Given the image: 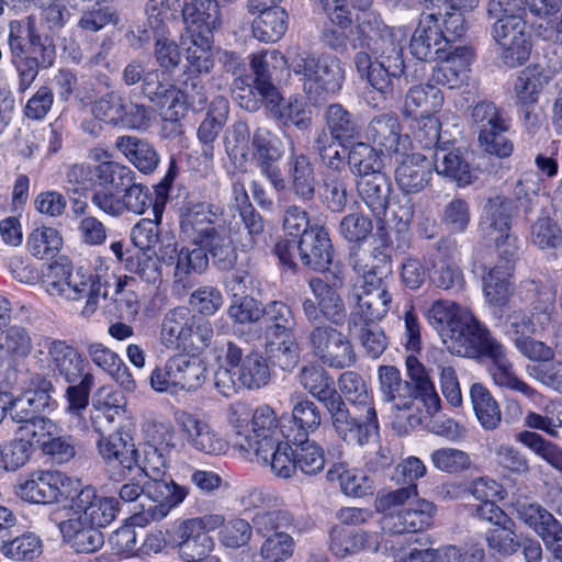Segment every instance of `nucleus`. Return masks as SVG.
<instances>
[{
    "label": "nucleus",
    "mask_w": 562,
    "mask_h": 562,
    "mask_svg": "<svg viewBox=\"0 0 562 562\" xmlns=\"http://www.w3.org/2000/svg\"><path fill=\"white\" fill-rule=\"evenodd\" d=\"M34 361L43 374L61 378L68 383L65 411L81 417L94 385V375L86 372L88 363L83 355L66 340L43 337L36 344Z\"/></svg>",
    "instance_id": "obj_1"
},
{
    "label": "nucleus",
    "mask_w": 562,
    "mask_h": 562,
    "mask_svg": "<svg viewBox=\"0 0 562 562\" xmlns=\"http://www.w3.org/2000/svg\"><path fill=\"white\" fill-rule=\"evenodd\" d=\"M110 273L108 269L87 272L82 268L74 269L66 258H58L42 270L45 291L54 297L67 302L85 300L80 315L90 318L99 307L101 299L108 296Z\"/></svg>",
    "instance_id": "obj_2"
},
{
    "label": "nucleus",
    "mask_w": 562,
    "mask_h": 562,
    "mask_svg": "<svg viewBox=\"0 0 562 562\" xmlns=\"http://www.w3.org/2000/svg\"><path fill=\"white\" fill-rule=\"evenodd\" d=\"M180 229L184 239L205 247L220 269L233 268L237 260L236 247L229 231L217 223L212 205L198 203L188 206L181 215Z\"/></svg>",
    "instance_id": "obj_3"
},
{
    "label": "nucleus",
    "mask_w": 562,
    "mask_h": 562,
    "mask_svg": "<svg viewBox=\"0 0 562 562\" xmlns=\"http://www.w3.org/2000/svg\"><path fill=\"white\" fill-rule=\"evenodd\" d=\"M338 386L341 394L353 406L351 414L342 401V408L346 412V423L341 429L333 426L337 436L348 445L364 446L372 438L379 435V419L373 403V396L363 378L353 372H344Z\"/></svg>",
    "instance_id": "obj_4"
},
{
    "label": "nucleus",
    "mask_w": 562,
    "mask_h": 562,
    "mask_svg": "<svg viewBox=\"0 0 562 562\" xmlns=\"http://www.w3.org/2000/svg\"><path fill=\"white\" fill-rule=\"evenodd\" d=\"M138 467L147 481V497L155 504L147 510L134 515L135 524H149L164 519L172 508L179 506L188 496L189 488L166 480L167 463L162 452L154 445H146L143 456L138 454Z\"/></svg>",
    "instance_id": "obj_5"
},
{
    "label": "nucleus",
    "mask_w": 562,
    "mask_h": 562,
    "mask_svg": "<svg viewBox=\"0 0 562 562\" xmlns=\"http://www.w3.org/2000/svg\"><path fill=\"white\" fill-rule=\"evenodd\" d=\"M269 381L270 368L260 353H245L237 344L227 342L224 366L214 375V385L222 395L232 396L240 389L257 390Z\"/></svg>",
    "instance_id": "obj_6"
},
{
    "label": "nucleus",
    "mask_w": 562,
    "mask_h": 562,
    "mask_svg": "<svg viewBox=\"0 0 562 562\" xmlns=\"http://www.w3.org/2000/svg\"><path fill=\"white\" fill-rule=\"evenodd\" d=\"M289 68L299 77L306 97L315 102L338 93L346 79L342 61L328 54L297 52L290 57Z\"/></svg>",
    "instance_id": "obj_7"
},
{
    "label": "nucleus",
    "mask_w": 562,
    "mask_h": 562,
    "mask_svg": "<svg viewBox=\"0 0 562 562\" xmlns=\"http://www.w3.org/2000/svg\"><path fill=\"white\" fill-rule=\"evenodd\" d=\"M359 45L370 52L374 59L392 61L393 70L398 71L404 63L401 29L389 27L375 12H363L358 16Z\"/></svg>",
    "instance_id": "obj_8"
},
{
    "label": "nucleus",
    "mask_w": 562,
    "mask_h": 562,
    "mask_svg": "<svg viewBox=\"0 0 562 562\" xmlns=\"http://www.w3.org/2000/svg\"><path fill=\"white\" fill-rule=\"evenodd\" d=\"M425 316L452 355L462 352L461 344L477 322L468 308L450 300L435 301Z\"/></svg>",
    "instance_id": "obj_9"
},
{
    "label": "nucleus",
    "mask_w": 562,
    "mask_h": 562,
    "mask_svg": "<svg viewBox=\"0 0 562 562\" xmlns=\"http://www.w3.org/2000/svg\"><path fill=\"white\" fill-rule=\"evenodd\" d=\"M205 372L206 368L199 357L180 353L169 358L164 367L153 370L150 385L157 392H191L202 386Z\"/></svg>",
    "instance_id": "obj_10"
},
{
    "label": "nucleus",
    "mask_w": 562,
    "mask_h": 562,
    "mask_svg": "<svg viewBox=\"0 0 562 562\" xmlns=\"http://www.w3.org/2000/svg\"><path fill=\"white\" fill-rule=\"evenodd\" d=\"M512 201L505 196L491 198L480 222L483 237L495 244L498 258L517 257L518 240L510 234Z\"/></svg>",
    "instance_id": "obj_11"
},
{
    "label": "nucleus",
    "mask_w": 562,
    "mask_h": 562,
    "mask_svg": "<svg viewBox=\"0 0 562 562\" xmlns=\"http://www.w3.org/2000/svg\"><path fill=\"white\" fill-rule=\"evenodd\" d=\"M94 119L113 127L137 130L144 127L149 120V111L145 105L137 104L122 93L111 91L92 104Z\"/></svg>",
    "instance_id": "obj_12"
},
{
    "label": "nucleus",
    "mask_w": 562,
    "mask_h": 562,
    "mask_svg": "<svg viewBox=\"0 0 562 562\" xmlns=\"http://www.w3.org/2000/svg\"><path fill=\"white\" fill-rule=\"evenodd\" d=\"M69 484V477L59 471L37 470L19 481L15 494L30 503L50 504L68 495Z\"/></svg>",
    "instance_id": "obj_13"
},
{
    "label": "nucleus",
    "mask_w": 562,
    "mask_h": 562,
    "mask_svg": "<svg viewBox=\"0 0 562 562\" xmlns=\"http://www.w3.org/2000/svg\"><path fill=\"white\" fill-rule=\"evenodd\" d=\"M285 438L291 439V435L283 431L276 412L268 405H261L252 413L250 429L241 443V449L266 459L267 453L273 450V446Z\"/></svg>",
    "instance_id": "obj_14"
},
{
    "label": "nucleus",
    "mask_w": 562,
    "mask_h": 562,
    "mask_svg": "<svg viewBox=\"0 0 562 562\" xmlns=\"http://www.w3.org/2000/svg\"><path fill=\"white\" fill-rule=\"evenodd\" d=\"M176 422L186 442L192 449L213 456L227 450L226 440L204 415L182 411L176 414Z\"/></svg>",
    "instance_id": "obj_15"
},
{
    "label": "nucleus",
    "mask_w": 562,
    "mask_h": 562,
    "mask_svg": "<svg viewBox=\"0 0 562 562\" xmlns=\"http://www.w3.org/2000/svg\"><path fill=\"white\" fill-rule=\"evenodd\" d=\"M283 156L282 142L267 128H257L251 139V159L260 172L278 190L285 189L279 161Z\"/></svg>",
    "instance_id": "obj_16"
},
{
    "label": "nucleus",
    "mask_w": 562,
    "mask_h": 562,
    "mask_svg": "<svg viewBox=\"0 0 562 562\" xmlns=\"http://www.w3.org/2000/svg\"><path fill=\"white\" fill-rule=\"evenodd\" d=\"M313 352L323 363L333 368L350 367L356 355L347 337L330 326H317L310 334Z\"/></svg>",
    "instance_id": "obj_17"
},
{
    "label": "nucleus",
    "mask_w": 562,
    "mask_h": 562,
    "mask_svg": "<svg viewBox=\"0 0 562 562\" xmlns=\"http://www.w3.org/2000/svg\"><path fill=\"white\" fill-rule=\"evenodd\" d=\"M299 381L312 396L324 404L330 415L331 425L341 429L347 416L342 408V398L336 392L333 380L325 369L319 366L303 367L299 374Z\"/></svg>",
    "instance_id": "obj_18"
},
{
    "label": "nucleus",
    "mask_w": 562,
    "mask_h": 562,
    "mask_svg": "<svg viewBox=\"0 0 562 562\" xmlns=\"http://www.w3.org/2000/svg\"><path fill=\"white\" fill-rule=\"evenodd\" d=\"M449 42L440 26L439 14L423 13L411 37L409 50L419 60L439 59Z\"/></svg>",
    "instance_id": "obj_19"
},
{
    "label": "nucleus",
    "mask_w": 562,
    "mask_h": 562,
    "mask_svg": "<svg viewBox=\"0 0 562 562\" xmlns=\"http://www.w3.org/2000/svg\"><path fill=\"white\" fill-rule=\"evenodd\" d=\"M117 506L114 497L99 495L94 487L86 486L72 498L70 509L75 517L100 529L115 519Z\"/></svg>",
    "instance_id": "obj_20"
},
{
    "label": "nucleus",
    "mask_w": 562,
    "mask_h": 562,
    "mask_svg": "<svg viewBox=\"0 0 562 562\" xmlns=\"http://www.w3.org/2000/svg\"><path fill=\"white\" fill-rule=\"evenodd\" d=\"M451 244L439 240L428 257V273L431 283L442 290L461 291L465 280L461 268L450 254Z\"/></svg>",
    "instance_id": "obj_21"
},
{
    "label": "nucleus",
    "mask_w": 562,
    "mask_h": 562,
    "mask_svg": "<svg viewBox=\"0 0 562 562\" xmlns=\"http://www.w3.org/2000/svg\"><path fill=\"white\" fill-rule=\"evenodd\" d=\"M436 506L426 499H416L408 507L390 513L382 520V528L393 535L418 532L432 522Z\"/></svg>",
    "instance_id": "obj_22"
},
{
    "label": "nucleus",
    "mask_w": 562,
    "mask_h": 562,
    "mask_svg": "<svg viewBox=\"0 0 562 562\" xmlns=\"http://www.w3.org/2000/svg\"><path fill=\"white\" fill-rule=\"evenodd\" d=\"M397 156L395 182L400 190L406 194L423 191L431 179V161L419 153L406 154L402 150Z\"/></svg>",
    "instance_id": "obj_23"
},
{
    "label": "nucleus",
    "mask_w": 562,
    "mask_h": 562,
    "mask_svg": "<svg viewBox=\"0 0 562 562\" xmlns=\"http://www.w3.org/2000/svg\"><path fill=\"white\" fill-rule=\"evenodd\" d=\"M516 259L517 257H512L510 259L498 258L497 263L483 276L485 302L494 312H501L514 293V285L510 279Z\"/></svg>",
    "instance_id": "obj_24"
},
{
    "label": "nucleus",
    "mask_w": 562,
    "mask_h": 562,
    "mask_svg": "<svg viewBox=\"0 0 562 562\" xmlns=\"http://www.w3.org/2000/svg\"><path fill=\"white\" fill-rule=\"evenodd\" d=\"M364 135L372 146L390 155L406 150L409 144L408 137L401 134L397 116L391 112L373 116L366 127Z\"/></svg>",
    "instance_id": "obj_25"
},
{
    "label": "nucleus",
    "mask_w": 562,
    "mask_h": 562,
    "mask_svg": "<svg viewBox=\"0 0 562 562\" xmlns=\"http://www.w3.org/2000/svg\"><path fill=\"white\" fill-rule=\"evenodd\" d=\"M49 428H52L49 424L19 426L14 438L0 446V468L5 471H16L24 467L33 453L36 430L49 431Z\"/></svg>",
    "instance_id": "obj_26"
},
{
    "label": "nucleus",
    "mask_w": 562,
    "mask_h": 562,
    "mask_svg": "<svg viewBox=\"0 0 562 562\" xmlns=\"http://www.w3.org/2000/svg\"><path fill=\"white\" fill-rule=\"evenodd\" d=\"M269 89L263 101L272 117L283 125H293L301 131H305L311 126V110L303 99L294 95L285 99L278 89Z\"/></svg>",
    "instance_id": "obj_27"
},
{
    "label": "nucleus",
    "mask_w": 562,
    "mask_h": 562,
    "mask_svg": "<svg viewBox=\"0 0 562 562\" xmlns=\"http://www.w3.org/2000/svg\"><path fill=\"white\" fill-rule=\"evenodd\" d=\"M157 78V70L146 72L144 77V93L161 110L166 108L164 112L166 120L171 122L180 121L186 115V102L182 100L181 91L173 85L160 81L155 82L154 79Z\"/></svg>",
    "instance_id": "obj_28"
},
{
    "label": "nucleus",
    "mask_w": 562,
    "mask_h": 562,
    "mask_svg": "<svg viewBox=\"0 0 562 562\" xmlns=\"http://www.w3.org/2000/svg\"><path fill=\"white\" fill-rule=\"evenodd\" d=\"M356 304L351 307L349 316V330L357 329L359 325L376 323L390 310L392 296L387 290L366 292L356 290L352 295Z\"/></svg>",
    "instance_id": "obj_29"
},
{
    "label": "nucleus",
    "mask_w": 562,
    "mask_h": 562,
    "mask_svg": "<svg viewBox=\"0 0 562 562\" xmlns=\"http://www.w3.org/2000/svg\"><path fill=\"white\" fill-rule=\"evenodd\" d=\"M297 249L303 265L313 270L324 271L331 263L333 245L328 233L322 226H311L301 236Z\"/></svg>",
    "instance_id": "obj_30"
},
{
    "label": "nucleus",
    "mask_w": 562,
    "mask_h": 562,
    "mask_svg": "<svg viewBox=\"0 0 562 562\" xmlns=\"http://www.w3.org/2000/svg\"><path fill=\"white\" fill-rule=\"evenodd\" d=\"M95 447L99 456L108 465H121L132 470L138 462V450L127 434L114 431L98 434Z\"/></svg>",
    "instance_id": "obj_31"
},
{
    "label": "nucleus",
    "mask_w": 562,
    "mask_h": 562,
    "mask_svg": "<svg viewBox=\"0 0 562 562\" xmlns=\"http://www.w3.org/2000/svg\"><path fill=\"white\" fill-rule=\"evenodd\" d=\"M382 536L373 531L351 530L344 526H334L330 531V551L338 558L356 554L362 550L376 552Z\"/></svg>",
    "instance_id": "obj_32"
},
{
    "label": "nucleus",
    "mask_w": 562,
    "mask_h": 562,
    "mask_svg": "<svg viewBox=\"0 0 562 562\" xmlns=\"http://www.w3.org/2000/svg\"><path fill=\"white\" fill-rule=\"evenodd\" d=\"M355 65L360 77L378 92L387 94L393 89V80L401 78L405 70V64H401L398 71L393 70V63L374 59L367 52H358L355 56Z\"/></svg>",
    "instance_id": "obj_33"
},
{
    "label": "nucleus",
    "mask_w": 562,
    "mask_h": 562,
    "mask_svg": "<svg viewBox=\"0 0 562 562\" xmlns=\"http://www.w3.org/2000/svg\"><path fill=\"white\" fill-rule=\"evenodd\" d=\"M440 63L432 71V79L449 88L461 86L470 72L474 53L470 47L458 46L453 50L442 54Z\"/></svg>",
    "instance_id": "obj_34"
},
{
    "label": "nucleus",
    "mask_w": 562,
    "mask_h": 562,
    "mask_svg": "<svg viewBox=\"0 0 562 562\" xmlns=\"http://www.w3.org/2000/svg\"><path fill=\"white\" fill-rule=\"evenodd\" d=\"M256 2L257 0H248L249 11L259 12L251 23L254 37L265 43L278 42L288 30L286 11L278 5L260 8Z\"/></svg>",
    "instance_id": "obj_35"
},
{
    "label": "nucleus",
    "mask_w": 562,
    "mask_h": 562,
    "mask_svg": "<svg viewBox=\"0 0 562 562\" xmlns=\"http://www.w3.org/2000/svg\"><path fill=\"white\" fill-rule=\"evenodd\" d=\"M59 530L63 540L77 553H93L104 544L99 528L75 516L60 521Z\"/></svg>",
    "instance_id": "obj_36"
},
{
    "label": "nucleus",
    "mask_w": 562,
    "mask_h": 562,
    "mask_svg": "<svg viewBox=\"0 0 562 562\" xmlns=\"http://www.w3.org/2000/svg\"><path fill=\"white\" fill-rule=\"evenodd\" d=\"M467 335V338L461 344L463 345L461 346L462 352H456L454 355L461 357L482 355L493 361V367L509 360L504 346L492 337L488 329L479 321Z\"/></svg>",
    "instance_id": "obj_37"
},
{
    "label": "nucleus",
    "mask_w": 562,
    "mask_h": 562,
    "mask_svg": "<svg viewBox=\"0 0 562 562\" xmlns=\"http://www.w3.org/2000/svg\"><path fill=\"white\" fill-rule=\"evenodd\" d=\"M442 105L443 95L438 87L418 85L406 92L402 113L405 119L425 117L436 115Z\"/></svg>",
    "instance_id": "obj_38"
},
{
    "label": "nucleus",
    "mask_w": 562,
    "mask_h": 562,
    "mask_svg": "<svg viewBox=\"0 0 562 562\" xmlns=\"http://www.w3.org/2000/svg\"><path fill=\"white\" fill-rule=\"evenodd\" d=\"M183 23L195 35H212L221 26V12L216 0H189L183 10Z\"/></svg>",
    "instance_id": "obj_39"
},
{
    "label": "nucleus",
    "mask_w": 562,
    "mask_h": 562,
    "mask_svg": "<svg viewBox=\"0 0 562 562\" xmlns=\"http://www.w3.org/2000/svg\"><path fill=\"white\" fill-rule=\"evenodd\" d=\"M286 176L295 196L302 201H312L315 196L316 176L310 158L292 151L288 157Z\"/></svg>",
    "instance_id": "obj_40"
},
{
    "label": "nucleus",
    "mask_w": 562,
    "mask_h": 562,
    "mask_svg": "<svg viewBox=\"0 0 562 562\" xmlns=\"http://www.w3.org/2000/svg\"><path fill=\"white\" fill-rule=\"evenodd\" d=\"M194 316L186 307L169 311L162 321L160 340L168 349L186 348L193 335Z\"/></svg>",
    "instance_id": "obj_41"
},
{
    "label": "nucleus",
    "mask_w": 562,
    "mask_h": 562,
    "mask_svg": "<svg viewBox=\"0 0 562 562\" xmlns=\"http://www.w3.org/2000/svg\"><path fill=\"white\" fill-rule=\"evenodd\" d=\"M176 546L183 559H196L209 555L214 549L213 538L200 530L192 520L186 519L178 526L175 538Z\"/></svg>",
    "instance_id": "obj_42"
},
{
    "label": "nucleus",
    "mask_w": 562,
    "mask_h": 562,
    "mask_svg": "<svg viewBox=\"0 0 562 562\" xmlns=\"http://www.w3.org/2000/svg\"><path fill=\"white\" fill-rule=\"evenodd\" d=\"M515 509L517 518L532 530L542 542L562 528V522L538 503L518 501Z\"/></svg>",
    "instance_id": "obj_43"
},
{
    "label": "nucleus",
    "mask_w": 562,
    "mask_h": 562,
    "mask_svg": "<svg viewBox=\"0 0 562 562\" xmlns=\"http://www.w3.org/2000/svg\"><path fill=\"white\" fill-rule=\"evenodd\" d=\"M326 476L330 482L338 481L341 492L348 497L361 498L374 492L373 479L361 469L336 463L328 469Z\"/></svg>",
    "instance_id": "obj_44"
},
{
    "label": "nucleus",
    "mask_w": 562,
    "mask_h": 562,
    "mask_svg": "<svg viewBox=\"0 0 562 562\" xmlns=\"http://www.w3.org/2000/svg\"><path fill=\"white\" fill-rule=\"evenodd\" d=\"M522 288H525L527 292L535 294L529 315L537 334L541 335L548 330L558 318L555 292L549 288L539 289L533 281L525 282Z\"/></svg>",
    "instance_id": "obj_45"
},
{
    "label": "nucleus",
    "mask_w": 562,
    "mask_h": 562,
    "mask_svg": "<svg viewBox=\"0 0 562 562\" xmlns=\"http://www.w3.org/2000/svg\"><path fill=\"white\" fill-rule=\"evenodd\" d=\"M36 424L38 426L42 424L52 426L49 431L36 430V442L46 456H49L54 462L59 464L67 463L75 458L77 450L71 436L60 435V428L53 420H40Z\"/></svg>",
    "instance_id": "obj_46"
},
{
    "label": "nucleus",
    "mask_w": 562,
    "mask_h": 562,
    "mask_svg": "<svg viewBox=\"0 0 562 562\" xmlns=\"http://www.w3.org/2000/svg\"><path fill=\"white\" fill-rule=\"evenodd\" d=\"M434 166L439 176L456 181L459 187L469 186L476 179L474 169L459 149L437 148Z\"/></svg>",
    "instance_id": "obj_47"
},
{
    "label": "nucleus",
    "mask_w": 562,
    "mask_h": 562,
    "mask_svg": "<svg viewBox=\"0 0 562 562\" xmlns=\"http://www.w3.org/2000/svg\"><path fill=\"white\" fill-rule=\"evenodd\" d=\"M115 148L140 172L150 173L159 164V156L154 147L136 136H119L115 139Z\"/></svg>",
    "instance_id": "obj_48"
},
{
    "label": "nucleus",
    "mask_w": 562,
    "mask_h": 562,
    "mask_svg": "<svg viewBox=\"0 0 562 562\" xmlns=\"http://www.w3.org/2000/svg\"><path fill=\"white\" fill-rule=\"evenodd\" d=\"M228 114V102L223 97H216L211 102L206 117L198 128V138L202 144V155L206 159L213 158V143L216 140Z\"/></svg>",
    "instance_id": "obj_49"
},
{
    "label": "nucleus",
    "mask_w": 562,
    "mask_h": 562,
    "mask_svg": "<svg viewBox=\"0 0 562 562\" xmlns=\"http://www.w3.org/2000/svg\"><path fill=\"white\" fill-rule=\"evenodd\" d=\"M358 190L362 201L375 217L381 218L385 215L392 191L391 181L385 173L362 179L358 183Z\"/></svg>",
    "instance_id": "obj_50"
},
{
    "label": "nucleus",
    "mask_w": 562,
    "mask_h": 562,
    "mask_svg": "<svg viewBox=\"0 0 562 562\" xmlns=\"http://www.w3.org/2000/svg\"><path fill=\"white\" fill-rule=\"evenodd\" d=\"M327 135L341 146L358 138L361 134V126L357 119L341 104H330L325 113Z\"/></svg>",
    "instance_id": "obj_51"
},
{
    "label": "nucleus",
    "mask_w": 562,
    "mask_h": 562,
    "mask_svg": "<svg viewBox=\"0 0 562 562\" xmlns=\"http://www.w3.org/2000/svg\"><path fill=\"white\" fill-rule=\"evenodd\" d=\"M348 167L353 176L362 179L384 173L381 151L369 143L359 142L352 145L348 153Z\"/></svg>",
    "instance_id": "obj_52"
},
{
    "label": "nucleus",
    "mask_w": 562,
    "mask_h": 562,
    "mask_svg": "<svg viewBox=\"0 0 562 562\" xmlns=\"http://www.w3.org/2000/svg\"><path fill=\"white\" fill-rule=\"evenodd\" d=\"M265 314L263 338L267 345H276V340L288 337L294 327V317L288 305L280 301L269 302L262 307Z\"/></svg>",
    "instance_id": "obj_53"
},
{
    "label": "nucleus",
    "mask_w": 562,
    "mask_h": 562,
    "mask_svg": "<svg viewBox=\"0 0 562 562\" xmlns=\"http://www.w3.org/2000/svg\"><path fill=\"white\" fill-rule=\"evenodd\" d=\"M470 398L475 416L485 430L496 429L502 422V413L491 392L481 383L472 384Z\"/></svg>",
    "instance_id": "obj_54"
},
{
    "label": "nucleus",
    "mask_w": 562,
    "mask_h": 562,
    "mask_svg": "<svg viewBox=\"0 0 562 562\" xmlns=\"http://www.w3.org/2000/svg\"><path fill=\"white\" fill-rule=\"evenodd\" d=\"M286 64L285 57L277 49H268L251 57L250 66L256 75L255 83L256 89L262 98L266 92L271 89H277L270 81L271 76L279 69H282Z\"/></svg>",
    "instance_id": "obj_55"
},
{
    "label": "nucleus",
    "mask_w": 562,
    "mask_h": 562,
    "mask_svg": "<svg viewBox=\"0 0 562 562\" xmlns=\"http://www.w3.org/2000/svg\"><path fill=\"white\" fill-rule=\"evenodd\" d=\"M308 284L323 308L324 317L336 325L342 324L347 313L340 294L319 278L311 279Z\"/></svg>",
    "instance_id": "obj_56"
},
{
    "label": "nucleus",
    "mask_w": 562,
    "mask_h": 562,
    "mask_svg": "<svg viewBox=\"0 0 562 562\" xmlns=\"http://www.w3.org/2000/svg\"><path fill=\"white\" fill-rule=\"evenodd\" d=\"M380 391L387 402L401 401L396 407H408L407 400L412 397L413 390L408 382L402 379L401 372L393 366H381L378 370Z\"/></svg>",
    "instance_id": "obj_57"
},
{
    "label": "nucleus",
    "mask_w": 562,
    "mask_h": 562,
    "mask_svg": "<svg viewBox=\"0 0 562 562\" xmlns=\"http://www.w3.org/2000/svg\"><path fill=\"white\" fill-rule=\"evenodd\" d=\"M186 59L188 69L192 74H209L214 67L211 35L191 34V41L187 47Z\"/></svg>",
    "instance_id": "obj_58"
},
{
    "label": "nucleus",
    "mask_w": 562,
    "mask_h": 562,
    "mask_svg": "<svg viewBox=\"0 0 562 562\" xmlns=\"http://www.w3.org/2000/svg\"><path fill=\"white\" fill-rule=\"evenodd\" d=\"M516 441L530 449L535 454L562 473V449L558 445L531 430L518 432Z\"/></svg>",
    "instance_id": "obj_59"
},
{
    "label": "nucleus",
    "mask_w": 562,
    "mask_h": 562,
    "mask_svg": "<svg viewBox=\"0 0 562 562\" xmlns=\"http://www.w3.org/2000/svg\"><path fill=\"white\" fill-rule=\"evenodd\" d=\"M290 440L296 446L294 450L296 469L306 475H315L324 469V452L315 441L300 437H292Z\"/></svg>",
    "instance_id": "obj_60"
},
{
    "label": "nucleus",
    "mask_w": 562,
    "mask_h": 562,
    "mask_svg": "<svg viewBox=\"0 0 562 562\" xmlns=\"http://www.w3.org/2000/svg\"><path fill=\"white\" fill-rule=\"evenodd\" d=\"M435 357L441 392L448 403L458 407L462 404V394L453 360L448 359L443 351L436 352Z\"/></svg>",
    "instance_id": "obj_61"
},
{
    "label": "nucleus",
    "mask_w": 562,
    "mask_h": 562,
    "mask_svg": "<svg viewBox=\"0 0 562 562\" xmlns=\"http://www.w3.org/2000/svg\"><path fill=\"white\" fill-rule=\"evenodd\" d=\"M547 83L548 77L537 67L526 68L520 72L515 83L518 102L527 108L533 105Z\"/></svg>",
    "instance_id": "obj_62"
},
{
    "label": "nucleus",
    "mask_w": 562,
    "mask_h": 562,
    "mask_svg": "<svg viewBox=\"0 0 562 562\" xmlns=\"http://www.w3.org/2000/svg\"><path fill=\"white\" fill-rule=\"evenodd\" d=\"M258 463L269 467L273 475L281 479H289L296 470L294 450L289 441H281L273 446V450L268 452L266 459L256 457Z\"/></svg>",
    "instance_id": "obj_63"
},
{
    "label": "nucleus",
    "mask_w": 562,
    "mask_h": 562,
    "mask_svg": "<svg viewBox=\"0 0 562 562\" xmlns=\"http://www.w3.org/2000/svg\"><path fill=\"white\" fill-rule=\"evenodd\" d=\"M263 538L259 549V554L263 561L284 562L293 555L295 541L290 533L285 531L273 532Z\"/></svg>",
    "instance_id": "obj_64"
}]
</instances>
